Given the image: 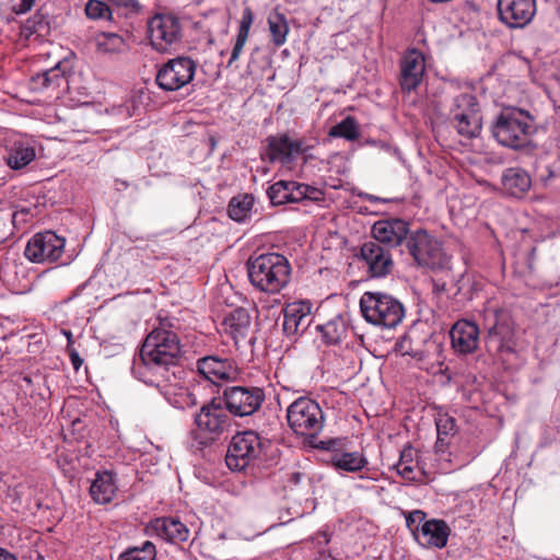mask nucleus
I'll use <instances>...</instances> for the list:
<instances>
[{"instance_id": "f257e3e1", "label": "nucleus", "mask_w": 560, "mask_h": 560, "mask_svg": "<svg viewBox=\"0 0 560 560\" xmlns=\"http://www.w3.org/2000/svg\"><path fill=\"white\" fill-rule=\"evenodd\" d=\"M159 325L145 337L140 359L142 365L135 369L137 377L147 385L154 386L164 396L167 386L177 381L176 370L182 357V348L176 331L178 322L170 317H158Z\"/></svg>"}, {"instance_id": "f03ea898", "label": "nucleus", "mask_w": 560, "mask_h": 560, "mask_svg": "<svg viewBox=\"0 0 560 560\" xmlns=\"http://www.w3.org/2000/svg\"><path fill=\"white\" fill-rule=\"evenodd\" d=\"M534 121V117L527 110L506 106L494 116L490 131L500 145L521 150L530 143V137L535 131Z\"/></svg>"}, {"instance_id": "7ed1b4c3", "label": "nucleus", "mask_w": 560, "mask_h": 560, "mask_svg": "<svg viewBox=\"0 0 560 560\" xmlns=\"http://www.w3.org/2000/svg\"><path fill=\"white\" fill-rule=\"evenodd\" d=\"M246 268L250 284L260 292L277 294L289 284L291 266L281 254L266 253L249 257Z\"/></svg>"}, {"instance_id": "20e7f679", "label": "nucleus", "mask_w": 560, "mask_h": 560, "mask_svg": "<svg viewBox=\"0 0 560 560\" xmlns=\"http://www.w3.org/2000/svg\"><path fill=\"white\" fill-rule=\"evenodd\" d=\"M485 328L487 329L485 342L489 354L505 362L516 353L515 323L508 310L488 308L485 314Z\"/></svg>"}, {"instance_id": "39448f33", "label": "nucleus", "mask_w": 560, "mask_h": 560, "mask_svg": "<svg viewBox=\"0 0 560 560\" xmlns=\"http://www.w3.org/2000/svg\"><path fill=\"white\" fill-rule=\"evenodd\" d=\"M418 266L432 271L450 269V257L443 248V243L424 229L412 230L402 252Z\"/></svg>"}, {"instance_id": "423d86ee", "label": "nucleus", "mask_w": 560, "mask_h": 560, "mask_svg": "<svg viewBox=\"0 0 560 560\" xmlns=\"http://www.w3.org/2000/svg\"><path fill=\"white\" fill-rule=\"evenodd\" d=\"M363 317L370 324L393 329L405 317V307L396 298L383 292H365L360 299Z\"/></svg>"}, {"instance_id": "0eeeda50", "label": "nucleus", "mask_w": 560, "mask_h": 560, "mask_svg": "<svg viewBox=\"0 0 560 560\" xmlns=\"http://www.w3.org/2000/svg\"><path fill=\"white\" fill-rule=\"evenodd\" d=\"M289 427L296 435L315 438L324 427V412L317 401L300 397L287 409Z\"/></svg>"}, {"instance_id": "6e6552de", "label": "nucleus", "mask_w": 560, "mask_h": 560, "mask_svg": "<svg viewBox=\"0 0 560 560\" xmlns=\"http://www.w3.org/2000/svg\"><path fill=\"white\" fill-rule=\"evenodd\" d=\"M264 442L253 430L237 432L230 441L225 455L226 466L233 471H243L261 455Z\"/></svg>"}, {"instance_id": "1a4fd4ad", "label": "nucleus", "mask_w": 560, "mask_h": 560, "mask_svg": "<svg viewBox=\"0 0 560 560\" xmlns=\"http://www.w3.org/2000/svg\"><path fill=\"white\" fill-rule=\"evenodd\" d=\"M196 69V61L189 57L178 56L160 67L155 75V82L163 91H178L194 80Z\"/></svg>"}, {"instance_id": "9d476101", "label": "nucleus", "mask_w": 560, "mask_h": 560, "mask_svg": "<svg viewBox=\"0 0 560 560\" xmlns=\"http://www.w3.org/2000/svg\"><path fill=\"white\" fill-rule=\"evenodd\" d=\"M265 399L264 389L257 386H226L222 394L225 409L236 417L254 415Z\"/></svg>"}, {"instance_id": "9b49d317", "label": "nucleus", "mask_w": 560, "mask_h": 560, "mask_svg": "<svg viewBox=\"0 0 560 560\" xmlns=\"http://www.w3.org/2000/svg\"><path fill=\"white\" fill-rule=\"evenodd\" d=\"M267 196L273 206L298 203L305 200L319 202L324 200V191L317 187L294 180H279L267 189Z\"/></svg>"}, {"instance_id": "f8f14e48", "label": "nucleus", "mask_w": 560, "mask_h": 560, "mask_svg": "<svg viewBox=\"0 0 560 560\" xmlns=\"http://www.w3.org/2000/svg\"><path fill=\"white\" fill-rule=\"evenodd\" d=\"M411 232L409 222L399 218L378 220L371 229L375 242L401 256Z\"/></svg>"}, {"instance_id": "ddd939ff", "label": "nucleus", "mask_w": 560, "mask_h": 560, "mask_svg": "<svg viewBox=\"0 0 560 560\" xmlns=\"http://www.w3.org/2000/svg\"><path fill=\"white\" fill-rule=\"evenodd\" d=\"M499 21L509 28H524L534 19L536 0H498Z\"/></svg>"}, {"instance_id": "4468645a", "label": "nucleus", "mask_w": 560, "mask_h": 560, "mask_svg": "<svg viewBox=\"0 0 560 560\" xmlns=\"http://www.w3.org/2000/svg\"><path fill=\"white\" fill-rule=\"evenodd\" d=\"M306 150L304 141L292 139L288 133L266 138L265 154L270 163L280 162L282 165H289Z\"/></svg>"}, {"instance_id": "2eb2a0df", "label": "nucleus", "mask_w": 560, "mask_h": 560, "mask_svg": "<svg viewBox=\"0 0 560 560\" xmlns=\"http://www.w3.org/2000/svg\"><path fill=\"white\" fill-rule=\"evenodd\" d=\"M148 27L152 46L161 52H165L182 36L180 23L173 15L158 14L151 19Z\"/></svg>"}, {"instance_id": "dca6fc26", "label": "nucleus", "mask_w": 560, "mask_h": 560, "mask_svg": "<svg viewBox=\"0 0 560 560\" xmlns=\"http://www.w3.org/2000/svg\"><path fill=\"white\" fill-rule=\"evenodd\" d=\"M359 259L364 262L366 272L372 278L386 277L394 267L390 250L374 240L361 245Z\"/></svg>"}, {"instance_id": "f3484780", "label": "nucleus", "mask_w": 560, "mask_h": 560, "mask_svg": "<svg viewBox=\"0 0 560 560\" xmlns=\"http://www.w3.org/2000/svg\"><path fill=\"white\" fill-rule=\"evenodd\" d=\"M399 85L402 92L416 91L425 74V59L423 54L416 49H408L400 59Z\"/></svg>"}, {"instance_id": "a211bd4d", "label": "nucleus", "mask_w": 560, "mask_h": 560, "mask_svg": "<svg viewBox=\"0 0 560 560\" xmlns=\"http://www.w3.org/2000/svg\"><path fill=\"white\" fill-rule=\"evenodd\" d=\"M196 369L202 378L214 385L220 382L232 381L237 375L235 363L231 359L218 354L199 358L196 362Z\"/></svg>"}, {"instance_id": "6ab92c4d", "label": "nucleus", "mask_w": 560, "mask_h": 560, "mask_svg": "<svg viewBox=\"0 0 560 560\" xmlns=\"http://www.w3.org/2000/svg\"><path fill=\"white\" fill-rule=\"evenodd\" d=\"M195 423L198 429L209 433L220 434L230 423L226 409L223 408L221 398H213L210 402L200 408L195 416Z\"/></svg>"}, {"instance_id": "aec40b11", "label": "nucleus", "mask_w": 560, "mask_h": 560, "mask_svg": "<svg viewBox=\"0 0 560 560\" xmlns=\"http://www.w3.org/2000/svg\"><path fill=\"white\" fill-rule=\"evenodd\" d=\"M312 323V303L296 301L289 303L283 310V332L287 336L303 334Z\"/></svg>"}, {"instance_id": "412c9836", "label": "nucleus", "mask_w": 560, "mask_h": 560, "mask_svg": "<svg viewBox=\"0 0 560 560\" xmlns=\"http://www.w3.org/2000/svg\"><path fill=\"white\" fill-rule=\"evenodd\" d=\"M452 347L462 354L477 350L479 343V327L470 320L459 319L450 330Z\"/></svg>"}, {"instance_id": "4be33fe9", "label": "nucleus", "mask_w": 560, "mask_h": 560, "mask_svg": "<svg viewBox=\"0 0 560 560\" xmlns=\"http://www.w3.org/2000/svg\"><path fill=\"white\" fill-rule=\"evenodd\" d=\"M451 528L443 520L424 521L417 534V540L423 547L442 549L446 546Z\"/></svg>"}, {"instance_id": "5701e85b", "label": "nucleus", "mask_w": 560, "mask_h": 560, "mask_svg": "<svg viewBox=\"0 0 560 560\" xmlns=\"http://www.w3.org/2000/svg\"><path fill=\"white\" fill-rule=\"evenodd\" d=\"M151 529L156 536L173 545L186 542L190 537L188 527L175 517L155 518L151 522Z\"/></svg>"}, {"instance_id": "b1692460", "label": "nucleus", "mask_w": 560, "mask_h": 560, "mask_svg": "<svg viewBox=\"0 0 560 560\" xmlns=\"http://www.w3.org/2000/svg\"><path fill=\"white\" fill-rule=\"evenodd\" d=\"M503 191L513 198H523L532 187V178L527 171L513 166L503 171L501 176Z\"/></svg>"}, {"instance_id": "393cba45", "label": "nucleus", "mask_w": 560, "mask_h": 560, "mask_svg": "<svg viewBox=\"0 0 560 560\" xmlns=\"http://www.w3.org/2000/svg\"><path fill=\"white\" fill-rule=\"evenodd\" d=\"M250 323V315L244 307L235 308L224 319V325L232 336L236 347H240L241 343H253L254 338L249 337Z\"/></svg>"}, {"instance_id": "a878e982", "label": "nucleus", "mask_w": 560, "mask_h": 560, "mask_svg": "<svg viewBox=\"0 0 560 560\" xmlns=\"http://www.w3.org/2000/svg\"><path fill=\"white\" fill-rule=\"evenodd\" d=\"M114 472L102 470L95 474L90 486V495L97 504H106L113 501L117 492Z\"/></svg>"}, {"instance_id": "bb28decb", "label": "nucleus", "mask_w": 560, "mask_h": 560, "mask_svg": "<svg viewBox=\"0 0 560 560\" xmlns=\"http://www.w3.org/2000/svg\"><path fill=\"white\" fill-rule=\"evenodd\" d=\"M65 238L52 231L37 233V264L55 262L63 253Z\"/></svg>"}, {"instance_id": "cd10ccee", "label": "nucleus", "mask_w": 560, "mask_h": 560, "mask_svg": "<svg viewBox=\"0 0 560 560\" xmlns=\"http://www.w3.org/2000/svg\"><path fill=\"white\" fill-rule=\"evenodd\" d=\"M366 457L359 452H338L330 457L331 466L337 470L358 472L368 465Z\"/></svg>"}, {"instance_id": "c85d7f7f", "label": "nucleus", "mask_w": 560, "mask_h": 560, "mask_svg": "<svg viewBox=\"0 0 560 560\" xmlns=\"http://www.w3.org/2000/svg\"><path fill=\"white\" fill-rule=\"evenodd\" d=\"M481 120L482 118L479 110L470 114H460V116L457 115L456 119L451 120V122L458 135L467 139H472L481 131Z\"/></svg>"}, {"instance_id": "c756f323", "label": "nucleus", "mask_w": 560, "mask_h": 560, "mask_svg": "<svg viewBox=\"0 0 560 560\" xmlns=\"http://www.w3.org/2000/svg\"><path fill=\"white\" fill-rule=\"evenodd\" d=\"M324 341L328 345L340 343L348 332V324L341 315H337L324 325H318Z\"/></svg>"}, {"instance_id": "7c9ffc66", "label": "nucleus", "mask_w": 560, "mask_h": 560, "mask_svg": "<svg viewBox=\"0 0 560 560\" xmlns=\"http://www.w3.org/2000/svg\"><path fill=\"white\" fill-rule=\"evenodd\" d=\"M35 158L33 148L19 147L11 150L8 156H0V175L5 172V165L12 170H21Z\"/></svg>"}, {"instance_id": "2f4dec72", "label": "nucleus", "mask_w": 560, "mask_h": 560, "mask_svg": "<svg viewBox=\"0 0 560 560\" xmlns=\"http://www.w3.org/2000/svg\"><path fill=\"white\" fill-rule=\"evenodd\" d=\"M253 19H254V16H253L252 10L246 8L242 15L236 40H235L234 47L232 49L231 57L228 62V67H231L233 65V62H235L240 58L242 50L247 42L249 28L253 23Z\"/></svg>"}, {"instance_id": "473e14b6", "label": "nucleus", "mask_w": 560, "mask_h": 560, "mask_svg": "<svg viewBox=\"0 0 560 560\" xmlns=\"http://www.w3.org/2000/svg\"><path fill=\"white\" fill-rule=\"evenodd\" d=\"M479 112V104L476 96L471 93H459L454 96L450 104L448 117L451 120L456 119L460 114H470Z\"/></svg>"}, {"instance_id": "72a5a7b5", "label": "nucleus", "mask_w": 560, "mask_h": 560, "mask_svg": "<svg viewBox=\"0 0 560 560\" xmlns=\"http://www.w3.org/2000/svg\"><path fill=\"white\" fill-rule=\"evenodd\" d=\"M59 65L60 60H56L52 67L43 68L37 73V80H42V89L52 92L49 97H58L57 90L60 85V82L63 80Z\"/></svg>"}, {"instance_id": "f704fd0d", "label": "nucleus", "mask_w": 560, "mask_h": 560, "mask_svg": "<svg viewBox=\"0 0 560 560\" xmlns=\"http://www.w3.org/2000/svg\"><path fill=\"white\" fill-rule=\"evenodd\" d=\"M253 205L254 198L250 195L233 197L228 208L229 217L236 222H243L249 217Z\"/></svg>"}, {"instance_id": "c9c22d12", "label": "nucleus", "mask_w": 560, "mask_h": 560, "mask_svg": "<svg viewBox=\"0 0 560 560\" xmlns=\"http://www.w3.org/2000/svg\"><path fill=\"white\" fill-rule=\"evenodd\" d=\"M268 25L271 34V42L275 46L280 47L287 40L289 25L282 13L273 12L268 16Z\"/></svg>"}, {"instance_id": "e433bc0d", "label": "nucleus", "mask_w": 560, "mask_h": 560, "mask_svg": "<svg viewBox=\"0 0 560 560\" xmlns=\"http://www.w3.org/2000/svg\"><path fill=\"white\" fill-rule=\"evenodd\" d=\"M98 51L116 54L121 52L126 43L124 38L116 33H101L95 38Z\"/></svg>"}, {"instance_id": "4c0bfd02", "label": "nucleus", "mask_w": 560, "mask_h": 560, "mask_svg": "<svg viewBox=\"0 0 560 560\" xmlns=\"http://www.w3.org/2000/svg\"><path fill=\"white\" fill-rule=\"evenodd\" d=\"M155 545L150 540H145L141 546L126 549L117 560H155Z\"/></svg>"}, {"instance_id": "58836bf2", "label": "nucleus", "mask_w": 560, "mask_h": 560, "mask_svg": "<svg viewBox=\"0 0 560 560\" xmlns=\"http://www.w3.org/2000/svg\"><path fill=\"white\" fill-rule=\"evenodd\" d=\"M329 136L335 138H343L349 141L357 140L359 138V125L355 118L352 116H347L340 122L330 128Z\"/></svg>"}, {"instance_id": "ea45409f", "label": "nucleus", "mask_w": 560, "mask_h": 560, "mask_svg": "<svg viewBox=\"0 0 560 560\" xmlns=\"http://www.w3.org/2000/svg\"><path fill=\"white\" fill-rule=\"evenodd\" d=\"M413 458V448L411 446L406 447L401 454L399 462L396 465L398 474L410 481L416 480L413 476V466L411 465Z\"/></svg>"}, {"instance_id": "a19ab883", "label": "nucleus", "mask_w": 560, "mask_h": 560, "mask_svg": "<svg viewBox=\"0 0 560 560\" xmlns=\"http://www.w3.org/2000/svg\"><path fill=\"white\" fill-rule=\"evenodd\" d=\"M85 13L90 19L110 20L112 11L107 3L100 0H89L85 5Z\"/></svg>"}, {"instance_id": "79ce46f5", "label": "nucleus", "mask_w": 560, "mask_h": 560, "mask_svg": "<svg viewBox=\"0 0 560 560\" xmlns=\"http://www.w3.org/2000/svg\"><path fill=\"white\" fill-rule=\"evenodd\" d=\"M436 432L439 436L450 438L456 433V420L447 413H439L435 418Z\"/></svg>"}, {"instance_id": "37998d69", "label": "nucleus", "mask_w": 560, "mask_h": 560, "mask_svg": "<svg viewBox=\"0 0 560 560\" xmlns=\"http://www.w3.org/2000/svg\"><path fill=\"white\" fill-rule=\"evenodd\" d=\"M35 33V20L28 18L25 22H20L19 35L16 43L22 47H26L30 44L31 37Z\"/></svg>"}, {"instance_id": "c03bdc74", "label": "nucleus", "mask_w": 560, "mask_h": 560, "mask_svg": "<svg viewBox=\"0 0 560 560\" xmlns=\"http://www.w3.org/2000/svg\"><path fill=\"white\" fill-rule=\"evenodd\" d=\"M35 4V0H16L13 2L11 8V13L13 16L11 21L18 22L16 18L23 14H26L33 5Z\"/></svg>"}, {"instance_id": "a18cd8bd", "label": "nucleus", "mask_w": 560, "mask_h": 560, "mask_svg": "<svg viewBox=\"0 0 560 560\" xmlns=\"http://www.w3.org/2000/svg\"><path fill=\"white\" fill-rule=\"evenodd\" d=\"M424 520V513L421 511H413L408 514L406 517V524L408 528L417 537V534L420 532L421 522Z\"/></svg>"}, {"instance_id": "49530a36", "label": "nucleus", "mask_w": 560, "mask_h": 560, "mask_svg": "<svg viewBox=\"0 0 560 560\" xmlns=\"http://www.w3.org/2000/svg\"><path fill=\"white\" fill-rule=\"evenodd\" d=\"M110 2L118 8L126 9L127 12H138L141 8L138 0H110Z\"/></svg>"}, {"instance_id": "de8ad7c7", "label": "nucleus", "mask_w": 560, "mask_h": 560, "mask_svg": "<svg viewBox=\"0 0 560 560\" xmlns=\"http://www.w3.org/2000/svg\"><path fill=\"white\" fill-rule=\"evenodd\" d=\"M24 255L30 261L35 262V235L27 241Z\"/></svg>"}, {"instance_id": "09e8293b", "label": "nucleus", "mask_w": 560, "mask_h": 560, "mask_svg": "<svg viewBox=\"0 0 560 560\" xmlns=\"http://www.w3.org/2000/svg\"><path fill=\"white\" fill-rule=\"evenodd\" d=\"M69 357L73 369L78 371L82 366L83 360L74 349H69Z\"/></svg>"}, {"instance_id": "8fccbe9b", "label": "nucleus", "mask_w": 560, "mask_h": 560, "mask_svg": "<svg viewBox=\"0 0 560 560\" xmlns=\"http://www.w3.org/2000/svg\"><path fill=\"white\" fill-rule=\"evenodd\" d=\"M447 446H448V438L438 435V440L434 445L435 453L444 454L446 452Z\"/></svg>"}, {"instance_id": "3c124183", "label": "nucleus", "mask_w": 560, "mask_h": 560, "mask_svg": "<svg viewBox=\"0 0 560 560\" xmlns=\"http://www.w3.org/2000/svg\"><path fill=\"white\" fill-rule=\"evenodd\" d=\"M433 284V293L441 294L442 292L446 291V282L441 281L440 279H432Z\"/></svg>"}, {"instance_id": "603ef678", "label": "nucleus", "mask_w": 560, "mask_h": 560, "mask_svg": "<svg viewBox=\"0 0 560 560\" xmlns=\"http://www.w3.org/2000/svg\"><path fill=\"white\" fill-rule=\"evenodd\" d=\"M48 46H50L47 42H38L37 40V57L46 55L47 57L50 56V51L47 49Z\"/></svg>"}, {"instance_id": "864d4df0", "label": "nucleus", "mask_w": 560, "mask_h": 560, "mask_svg": "<svg viewBox=\"0 0 560 560\" xmlns=\"http://www.w3.org/2000/svg\"><path fill=\"white\" fill-rule=\"evenodd\" d=\"M46 110L48 112L45 114V118H40V120L46 121L47 124H52L57 120V115L55 113V109L51 106L46 107Z\"/></svg>"}, {"instance_id": "5fc2aeb1", "label": "nucleus", "mask_w": 560, "mask_h": 560, "mask_svg": "<svg viewBox=\"0 0 560 560\" xmlns=\"http://www.w3.org/2000/svg\"><path fill=\"white\" fill-rule=\"evenodd\" d=\"M336 444L337 441L335 440L320 441L317 447L326 451H331L335 448Z\"/></svg>"}, {"instance_id": "6e6d98bb", "label": "nucleus", "mask_w": 560, "mask_h": 560, "mask_svg": "<svg viewBox=\"0 0 560 560\" xmlns=\"http://www.w3.org/2000/svg\"><path fill=\"white\" fill-rule=\"evenodd\" d=\"M553 443V438L548 432V429L544 431L542 439H541V446L548 447Z\"/></svg>"}, {"instance_id": "4d7b16f0", "label": "nucleus", "mask_w": 560, "mask_h": 560, "mask_svg": "<svg viewBox=\"0 0 560 560\" xmlns=\"http://www.w3.org/2000/svg\"><path fill=\"white\" fill-rule=\"evenodd\" d=\"M45 28L44 22H43V14L40 11H37V37L43 35V31Z\"/></svg>"}, {"instance_id": "13d9d810", "label": "nucleus", "mask_w": 560, "mask_h": 560, "mask_svg": "<svg viewBox=\"0 0 560 560\" xmlns=\"http://www.w3.org/2000/svg\"><path fill=\"white\" fill-rule=\"evenodd\" d=\"M304 478V474L300 472V471H295V472H292L290 475V482L293 483V485H299L302 479Z\"/></svg>"}, {"instance_id": "bf43d9fd", "label": "nucleus", "mask_w": 560, "mask_h": 560, "mask_svg": "<svg viewBox=\"0 0 560 560\" xmlns=\"http://www.w3.org/2000/svg\"><path fill=\"white\" fill-rule=\"evenodd\" d=\"M0 560H16L15 556L0 547Z\"/></svg>"}, {"instance_id": "052dcab7", "label": "nucleus", "mask_w": 560, "mask_h": 560, "mask_svg": "<svg viewBox=\"0 0 560 560\" xmlns=\"http://www.w3.org/2000/svg\"><path fill=\"white\" fill-rule=\"evenodd\" d=\"M553 176H555L553 172H552L551 170L547 168V175H546V176L541 175L540 179H541V180L544 182V184L546 185V184H547V182H548V179H549V178H551V177H553Z\"/></svg>"}, {"instance_id": "680f3d73", "label": "nucleus", "mask_w": 560, "mask_h": 560, "mask_svg": "<svg viewBox=\"0 0 560 560\" xmlns=\"http://www.w3.org/2000/svg\"><path fill=\"white\" fill-rule=\"evenodd\" d=\"M25 213H27L25 210H21V211L14 212L13 213V221H15L19 215H24Z\"/></svg>"}, {"instance_id": "e2e57ef3", "label": "nucleus", "mask_w": 560, "mask_h": 560, "mask_svg": "<svg viewBox=\"0 0 560 560\" xmlns=\"http://www.w3.org/2000/svg\"><path fill=\"white\" fill-rule=\"evenodd\" d=\"M368 199L372 202H376V201H384L383 199L378 198V197H375V196H372V195H369L368 196Z\"/></svg>"}, {"instance_id": "0e129e2a", "label": "nucleus", "mask_w": 560, "mask_h": 560, "mask_svg": "<svg viewBox=\"0 0 560 560\" xmlns=\"http://www.w3.org/2000/svg\"><path fill=\"white\" fill-rule=\"evenodd\" d=\"M45 409H46V407H44V406L39 407V412L44 413V418H46V416H47V411H45Z\"/></svg>"}, {"instance_id": "69168bd1", "label": "nucleus", "mask_w": 560, "mask_h": 560, "mask_svg": "<svg viewBox=\"0 0 560 560\" xmlns=\"http://www.w3.org/2000/svg\"><path fill=\"white\" fill-rule=\"evenodd\" d=\"M556 430H557V433L560 434V425H558Z\"/></svg>"}, {"instance_id": "338daca9", "label": "nucleus", "mask_w": 560, "mask_h": 560, "mask_svg": "<svg viewBox=\"0 0 560 560\" xmlns=\"http://www.w3.org/2000/svg\"><path fill=\"white\" fill-rule=\"evenodd\" d=\"M220 55H221V56H225V51H224V50H222V51L220 52Z\"/></svg>"}, {"instance_id": "774afa93", "label": "nucleus", "mask_w": 560, "mask_h": 560, "mask_svg": "<svg viewBox=\"0 0 560 560\" xmlns=\"http://www.w3.org/2000/svg\"><path fill=\"white\" fill-rule=\"evenodd\" d=\"M331 560H336V559H331Z\"/></svg>"}]
</instances>
